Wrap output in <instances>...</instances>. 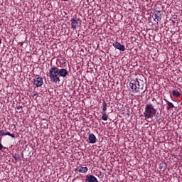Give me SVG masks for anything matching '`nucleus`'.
<instances>
[{
	"label": "nucleus",
	"instance_id": "9b49d317",
	"mask_svg": "<svg viewBox=\"0 0 182 182\" xmlns=\"http://www.w3.org/2000/svg\"><path fill=\"white\" fill-rule=\"evenodd\" d=\"M88 168L87 167H83V166H79L77 167V169H75V171H77L78 173H87L88 171Z\"/></svg>",
	"mask_w": 182,
	"mask_h": 182
},
{
	"label": "nucleus",
	"instance_id": "39448f33",
	"mask_svg": "<svg viewBox=\"0 0 182 182\" xmlns=\"http://www.w3.org/2000/svg\"><path fill=\"white\" fill-rule=\"evenodd\" d=\"M112 46L115 48V49H118V50H121V52H124L126 50V47L124 45L120 44V43L115 41L112 43Z\"/></svg>",
	"mask_w": 182,
	"mask_h": 182
},
{
	"label": "nucleus",
	"instance_id": "9d476101",
	"mask_svg": "<svg viewBox=\"0 0 182 182\" xmlns=\"http://www.w3.org/2000/svg\"><path fill=\"white\" fill-rule=\"evenodd\" d=\"M85 181L99 182V181H97V178L96 177H95L93 175H87Z\"/></svg>",
	"mask_w": 182,
	"mask_h": 182
},
{
	"label": "nucleus",
	"instance_id": "aec40b11",
	"mask_svg": "<svg viewBox=\"0 0 182 182\" xmlns=\"http://www.w3.org/2000/svg\"><path fill=\"white\" fill-rule=\"evenodd\" d=\"M16 109H17V110H21V109H22V106L18 105V106H17Z\"/></svg>",
	"mask_w": 182,
	"mask_h": 182
},
{
	"label": "nucleus",
	"instance_id": "423d86ee",
	"mask_svg": "<svg viewBox=\"0 0 182 182\" xmlns=\"http://www.w3.org/2000/svg\"><path fill=\"white\" fill-rule=\"evenodd\" d=\"M70 22L72 29H76V28H77V25H79V22H81V21L79 18H71Z\"/></svg>",
	"mask_w": 182,
	"mask_h": 182
},
{
	"label": "nucleus",
	"instance_id": "0eeeda50",
	"mask_svg": "<svg viewBox=\"0 0 182 182\" xmlns=\"http://www.w3.org/2000/svg\"><path fill=\"white\" fill-rule=\"evenodd\" d=\"M4 136H10L12 139H15V134H11V132H5L4 130H0V141H1Z\"/></svg>",
	"mask_w": 182,
	"mask_h": 182
},
{
	"label": "nucleus",
	"instance_id": "2eb2a0df",
	"mask_svg": "<svg viewBox=\"0 0 182 182\" xmlns=\"http://www.w3.org/2000/svg\"><path fill=\"white\" fill-rule=\"evenodd\" d=\"M107 110V103L106 102V101H104L102 102V112H106Z\"/></svg>",
	"mask_w": 182,
	"mask_h": 182
},
{
	"label": "nucleus",
	"instance_id": "f03ea898",
	"mask_svg": "<svg viewBox=\"0 0 182 182\" xmlns=\"http://www.w3.org/2000/svg\"><path fill=\"white\" fill-rule=\"evenodd\" d=\"M129 87L131 88L132 93H138V95L141 93V95H143V93L146 92V90H144V85H140L139 80H131L129 82Z\"/></svg>",
	"mask_w": 182,
	"mask_h": 182
},
{
	"label": "nucleus",
	"instance_id": "1a4fd4ad",
	"mask_svg": "<svg viewBox=\"0 0 182 182\" xmlns=\"http://www.w3.org/2000/svg\"><path fill=\"white\" fill-rule=\"evenodd\" d=\"M97 141V138H96V136L93 134H90L88 135V143H90L91 144H95Z\"/></svg>",
	"mask_w": 182,
	"mask_h": 182
},
{
	"label": "nucleus",
	"instance_id": "6e6552de",
	"mask_svg": "<svg viewBox=\"0 0 182 182\" xmlns=\"http://www.w3.org/2000/svg\"><path fill=\"white\" fill-rule=\"evenodd\" d=\"M152 18L155 21V22H156V23H159V22H161V14H160V11H158L156 14H153Z\"/></svg>",
	"mask_w": 182,
	"mask_h": 182
},
{
	"label": "nucleus",
	"instance_id": "dca6fc26",
	"mask_svg": "<svg viewBox=\"0 0 182 182\" xmlns=\"http://www.w3.org/2000/svg\"><path fill=\"white\" fill-rule=\"evenodd\" d=\"M156 122H158V123H161V122H163V116H156Z\"/></svg>",
	"mask_w": 182,
	"mask_h": 182
},
{
	"label": "nucleus",
	"instance_id": "412c9836",
	"mask_svg": "<svg viewBox=\"0 0 182 182\" xmlns=\"http://www.w3.org/2000/svg\"><path fill=\"white\" fill-rule=\"evenodd\" d=\"M2 149H4V145H2V144L0 143V150H2Z\"/></svg>",
	"mask_w": 182,
	"mask_h": 182
},
{
	"label": "nucleus",
	"instance_id": "ddd939ff",
	"mask_svg": "<svg viewBox=\"0 0 182 182\" xmlns=\"http://www.w3.org/2000/svg\"><path fill=\"white\" fill-rule=\"evenodd\" d=\"M172 95H173V97H180V96L181 95V93H180V92H178L176 90H173L172 91Z\"/></svg>",
	"mask_w": 182,
	"mask_h": 182
},
{
	"label": "nucleus",
	"instance_id": "4be33fe9",
	"mask_svg": "<svg viewBox=\"0 0 182 182\" xmlns=\"http://www.w3.org/2000/svg\"><path fill=\"white\" fill-rule=\"evenodd\" d=\"M171 99H173V96L171 95H170Z\"/></svg>",
	"mask_w": 182,
	"mask_h": 182
},
{
	"label": "nucleus",
	"instance_id": "4468645a",
	"mask_svg": "<svg viewBox=\"0 0 182 182\" xmlns=\"http://www.w3.org/2000/svg\"><path fill=\"white\" fill-rule=\"evenodd\" d=\"M108 119L109 115H107L106 112H102V120H104V122H107Z\"/></svg>",
	"mask_w": 182,
	"mask_h": 182
},
{
	"label": "nucleus",
	"instance_id": "f3484780",
	"mask_svg": "<svg viewBox=\"0 0 182 182\" xmlns=\"http://www.w3.org/2000/svg\"><path fill=\"white\" fill-rule=\"evenodd\" d=\"M96 176H97V177L100 178H103V177H105V175H103V173H102V171L97 172Z\"/></svg>",
	"mask_w": 182,
	"mask_h": 182
},
{
	"label": "nucleus",
	"instance_id": "20e7f679",
	"mask_svg": "<svg viewBox=\"0 0 182 182\" xmlns=\"http://www.w3.org/2000/svg\"><path fill=\"white\" fill-rule=\"evenodd\" d=\"M32 82L36 87H41L43 85V78L42 77H36L33 79Z\"/></svg>",
	"mask_w": 182,
	"mask_h": 182
},
{
	"label": "nucleus",
	"instance_id": "f257e3e1",
	"mask_svg": "<svg viewBox=\"0 0 182 182\" xmlns=\"http://www.w3.org/2000/svg\"><path fill=\"white\" fill-rule=\"evenodd\" d=\"M68 73V70L65 68L59 69L56 66H53L49 70L50 80L53 82V83H59L60 82V77H66Z\"/></svg>",
	"mask_w": 182,
	"mask_h": 182
},
{
	"label": "nucleus",
	"instance_id": "5701e85b",
	"mask_svg": "<svg viewBox=\"0 0 182 182\" xmlns=\"http://www.w3.org/2000/svg\"><path fill=\"white\" fill-rule=\"evenodd\" d=\"M62 1H69V0H62Z\"/></svg>",
	"mask_w": 182,
	"mask_h": 182
},
{
	"label": "nucleus",
	"instance_id": "6ab92c4d",
	"mask_svg": "<svg viewBox=\"0 0 182 182\" xmlns=\"http://www.w3.org/2000/svg\"><path fill=\"white\" fill-rule=\"evenodd\" d=\"M14 158L16 159V160H18V159H19V156H18V155L16 154H15V155L14 156Z\"/></svg>",
	"mask_w": 182,
	"mask_h": 182
},
{
	"label": "nucleus",
	"instance_id": "a211bd4d",
	"mask_svg": "<svg viewBox=\"0 0 182 182\" xmlns=\"http://www.w3.org/2000/svg\"><path fill=\"white\" fill-rule=\"evenodd\" d=\"M38 97V92H34L33 94V97Z\"/></svg>",
	"mask_w": 182,
	"mask_h": 182
},
{
	"label": "nucleus",
	"instance_id": "f8f14e48",
	"mask_svg": "<svg viewBox=\"0 0 182 182\" xmlns=\"http://www.w3.org/2000/svg\"><path fill=\"white\" fill-rule=\"evenodd\" d=\"M164 100L166 101L168 107H166V110H170L171 109H174V104L168 101L167 99L164 98Z\"/></svg>",
	"mask_w": 182,
	"mask_h": 182
},
{
	"label": "nucleus",
	"instance_id": "7ed1b4c3",
	"mask_svg": "<svg viewBox=\"0 0 182 182\" xmlns=\"http://www.w3.org/2000/svg\"><path fill=\"white\" fill-rule=\"evenodd\" d=\"M157 113V109L154 108V105L151 103H148L145 105V110L144 112V116L145 119H153Z\"/></svg>",
	"mask_w": 182,
	"mask_h": 182
}]
</instances>
